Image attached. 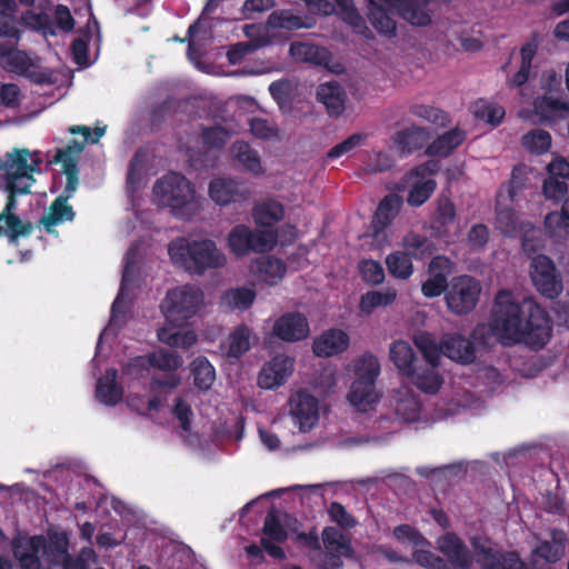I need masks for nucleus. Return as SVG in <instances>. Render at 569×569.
Returning <instances> with one entry per match:
<instances>
[{
  "label": "nucleus",
  "instance_id": "obj_62",
  "mask_svg": "<svg viewBox=\"0 0 569 569\" xmlns=\"http://www.w3.org/2000/svg\"><path fill=\"white\" fill-rule=\"evenodd\" d=\"M543 226L551 238L562 239L569 232V222L561 211L549 212L545 218Z\"/></svg>",
  "mask_w": 569,
  "mask_h": 569
},
{
  "label": "nucleus",
  "instance_id": "obj_41",
  "mask_svg": "<svg viewBox=\"0 0 569 569\" xmlns=\"http://www.w3.org/2000/svg\"><path fill=\"white\" fill-rule=\"evenodd\" d=\"M292 520L289 515H279L274 509H271L264 518L263 533L268 537L267 539L282 542L287 539L284 525L289 526Z\"/></svg>",
  "mask_w": 569,
  "mask_h": 569
},
{
  "label": "nucleus",
  "instance_id": "obj_38",
  "mask_svg": "<svg viewBox=\"0 0 569 569\" xmlns=\"http://www.w3.org/2000/svg\"><path fill=\"white\" fill-rule=\"evenodd\" d=\"M250 339L251 330L247 326L241 325L234 328L224 345L226 356L233 359L240 358L250 349Z\"/></svg>",
  "mask_w": 569,
  "mask_h": 569
},
{
  "label": "nucleus",
  "instance_id": "obj_49",
  "mask_svg": "<svg viewBox=\"0 0 569 569\" xmlns=\"http://www.w3.org/2000/svg\"><path fill=\"white\" fill-rule=\"evenodd\" d=\"M525 168H515L512 170L511 179L499 191L497 199L500 204L515 202L522 190L526 188Z\"/></svg>",
  "mask_w": 569,
  "mask_h": 569
},
{
  "label": "nucleus",
  "instance_id": "obj_46",
  "mask_svg": "<svg viewBox=\"0 0 569 569\" xmlns=\"http://www.w3.org/2000/svg\"><path fill=\"white\" fill-rule=\"evenodd\" d=\"M256 293L249 288H232L224 291L220 298L221 306L227 309L246 310L254 301Z\"/></svg>",
  "mask_w": 569,
  "mask_h": 569
},
{
  "label": "nucleus",
  "instance_id": "obj_51",
  "mask_svg": "<svg viewBox=\"0 0 569 569\" xmlns=\"http://www.w3.org/2000/svg\"><path fill=\"white\" fill-rule=\"evenodd\" d=\"M386 264L389 273L397 279L406 280L413 272L411 257L405 251H395L388 254Z\"/></svg>",
  "mask_w": 569,
  "mask_h": 569
},
{
  "label": "nucleus",
  "instance_id": "obj_13",
  "mask_svg": "<svg viewBox=\"0 0 569 569\" xmlns=\"http://www.w3.org/2000/svg\"><path fill=\"white\" fill-rule=\"evenodd\" d=\"M437 550L446 558V569H470L473 558L463 541L452 532L437 539Z\"/></svg>",
  "mask_w": 569,
  "mask_h": 569
},
{
  "label": "nucleus",
  "instance_id": "obj_5",
  "mask_svg": "<svg viewBox=\"0 0 569 569\" xmlns=\"http://www.w3.org/2000/svg\"><path fill=\"white\" fill-rule=\"evenodd\" d=\"M413 342L422 353L426 363L417 365L406 377L422 392L435 395L443 382L442 377L437 372L441 360V350L427 332L415 335Z\"/></svg>",
  "mask_w": 569,
  "mask_h": 569
},
{
  "label": "nucleus",
  "instance_id": "obj_18",
  "mask_svg": "<svg viewBox=\"0 0 569 569\" xmlns=\"http://www.w3.org/2000/svg\"><path fill=\"white\" fill-rule=\"evenodd\" d=\"M399 14V0L387 1L376 7H368V19L373 28L388 37L396 36V21L392 14Z\"/></svg>",
  "mask_w": 569,
  "mask_h": 569
},
{
  "label": "nucleus",
  "instance_id": "obj_63",
  "mask_svg": "<svg viewBox=\"0 0 569 569\" xmlns=\"http://www.w3.org/2000/svg\"><path fill=\"white\" fill-rule=\"evenodd\" d=\"M393 537L401 543H408L412 547L430 546V542L410 525H400L393 529Z\"/></svg>",
  "mask_w": 569,
  "mask_h": 569
},
{
  "label": "nucleus",
  "instance_id": "obj_57",
  "mask_svg": "<svg viewBox=\"0 0 569 569\" xmlns=\"http://www.w3.org/2000/svg\"><path fill=\"white\" fill-rule=\"evenodd\" d=\"M149 362L159 370L173 371L182 366L183 360L172 350L160 349L149 356Z\"/></svg>",
  "mask_w": 569,
  "mask_h": 569
},
{
  "label": "nucleus",
  "instance_id": "obj_32",
  "mask_svg": "<svg viewBox=\"0 0 569 569\" xmlns=\"http://www.w3.org/2000/svg\"><path fill=\"white\" fill-rule=\"evenodd\" d=\"M428 0H399V14L413 26H427L431 22Z\"/></svg>",
  "mask_w": 569,
  "mask_h": 569
},
{
  "label": "nucleus",
  "instance_id": "obj_44",
  "mask_svg": "<svg viewBox=\"0 0 569 569\" xmlns=\"http://www.w3.org/2000/svg\"><path fill=\"white\" fill-rule=\"evenodd\" d=\"M193 383L201 390L211 388L216 380V370L204 357H197L190 365Z\"/></svg>",
  "mask_w": 569,
  "mask_h": 569
},
{
  "label": "nucleus",
  "instance_id": "obj_3",
  "mask_svg": "<svg viewBox=\"0 0 569 569\" xmlns=\"http://www.w3.org/2000/svg\"><path fill=\"white\" fill-rule=\"evenodd\" d=\"M40 164L41 159L28 149L14 148L0 158V190L8 193V210L17 206V196L31 192Z\"/></svg>",
  "mask_w": 569,
  "mask_h": 569
},
{
  "label": "nucleus",
  "instance_id": "obj_33",
  "mask_svg": "<svg viewBox=\"0 0 569 569\" xmlns=\"http://www.w3.org/2000/svg\"><path fill=\"white\" fill-rule=\"evenodd\" d=\"M429 140L427 129L418 126H411L405 130L397 132L393 142L402 152H411L420 149Z\"/></svg>",
  "mask_w": 569,
  "mask_h": 569
},
{
  "label": "nucleus",
  "instance_id": "obj_37",
  "mask_svg": "<svg viewBox=\"0 0 569 569\" xmlns=\"http://www.w3.org/2000/svg\"><path fill=\"white\" fill-rule=\"evenodd\" d=\"M466 139L465 131L456 128L439 136L427 149L430 156L446 157Z\"/></svg>",
  "mask_w": 569,
  "mask_h": 569
},
{
  "label": "nucleus",
  "instance_id": "obj_6",
  "mask_svg": "<svg viewBox=\"0 0 569 569\" xmlns=\"http://www.w3.org/2000/svg\"><path fill=\"white\" fill-rule=\"evenodd\" d=\"M203 306V292L191 284L177 287L168 291L161 307L167 323L181 327L198 313Z\"/></svg>",
  "mask_w": 569,
  "mask_h": 569
},
{
  "label": "nucleus",
  "instance_id": "obj_10",
  "mask_svg": "<svg viewBox=\"0 0 569 569\" xmlns=\"http://www.w3.org/2000/svg\"><path fill=\"white\" fill-rule=\"evenodd\" d=\"M63 172L67 176V184L64 189L66 197H58L50 206L49 212L41 218V223L51 232L52 227L63 221H71L73 219V211L67 204V199L76 191L78 186V168L77 161H67L63 166Z\"/></svg>",
  "mask_w": 569,
  "mask_h": 569
},
{
  "label": "nucleus",
  "instance_id": "obj_12",
  "mask_svg": "<svg viewBox=\"0 0 569 569\" xmlns=\"http://www.w3.org/2000/svg\"><path fill=\"white\" fill-rule=\"evenodd\" d=\"M208 194L216 204L228 206L249 199L251 191L240 180L230 177H217L209 182Z\"/></svg>",
  "mask_w": 569,
  "mask_h": 569
},
{
  "label": "nucleus",
  "instance_id": "obj_39",
  "mask_svg": "<svg viewBox=\"0 0 569 569\" xmlns=\"http://www.w3.org/2000/svg\"><path fill=\"white\" fill-rule=\"evenodd\" d=\"M117 370L109 369L97 382V398L106 405H116L122 397V389L116 383Z\"/></svg>",
  "mask_w": 569,
  "mask_h": 569
},
{
  "label": "nucleus",
  "instance_id": "obj_17",
  "mask_svg": "<svg viewBox=\"0 0 569 569\" xmlns=\"http://www.w3.org/2000/svg\"><path fill=\"white\" fill-rule=\"evenodd\" d=\"M316 99L323 104L330 117H339L346 109L347 93L342 86L336 81L318 86Z\"/></svg>",
  "mask_w": 569,
  "mask_h": 569
},
{
  "label": "nucleus",
  "instance_id": "obj_31",
  "mask_svg": "<svg viewBox=\"0 0 569 569\" xmlns=\"http://www.w3.org/2000/svg\"><path fill=\"white\" fill-rule=\"evenodd\" d=\"M402 206V198L398 194H387L379 203L373 220L376 231H381L388 227L398 216Z\"/></svg>",
  "mask_w": 569,
  "mask_h": 569
},
{
  "label": "nucleus",
  "instance_id": "obj_19",
  "mask_svg": "<svg viewBox=\"0 0 569 569\" xmlns=\"http://www.w3.org/2000/svg\"><path fill=\"white\" fill-rule=\"evenodd\" d=\"M438 348L441 356L445 355L459 363H471L476 358L473 343L460 335L445 337Z\"/></svg>",
  "mask_w": 569,
  "mask_h": 569
},
{
  "label": "nucleus",
  "instance_id": "obj_16",
  "mask_svg": "<svg viewBox=\"0 0 569 569\" xmlns=\"http://www.w3.org/2000/svg\"><path fill=\"white\" fill-rule=\"evenodd\" d=\"M290 413L300 431H309L318 422V401L308 392L298 391L290 398Z\"/></svg>",
  "mask_w": 569,
  "mask_h": 569
},
{
  "label": "nucleus",
  "instance_id": "obj_1",
  "mask_svg": "<svg viewBox=\"0 0 569 569\" xmlns=\"http://www.w3.org/2000/svg\"><path fill=\"white\" fill-rule=\"evenodd\" d=\"M491 331L502 345L523 342L540 348L550 337L551 322L532 300L518 301L510 291L501 290L496 297Z\"/></svg>",
  "mask_w": 569,
  "mask_h": 569
},
{
  "label": "nucleus",
  "instance_id": "obj_35",
  "mask_svg": "<svg viewBox=\"0 0 569 569\" xmlns=\"http://www.w3.org/2000/svg\"><path fill=\"white\" fill-rule=\"evenodd\" d=\"M353 381H366L376 383L380 375V362L378 358L370 353L365 352L353 361Z\"/></svg>",
  "mask_w": 569,
  "mask_h": 569
},
{
  "label": "nucleus",
  "instance_id": "obj_15",
  "mask_svg": "<svg viewBox=\"0 0 569 569\" xmlns=\"http://www.w3.org/2000/svg\"><path fill=\"white\" fill-rule=\"evenodd\" d=\"M437 171L436 162H428L415 168L410 174L409 179L417 178L416 181L412 182V186L409 190L407 202L412 207H419L423 204L433 193L437 183L433 179H426L425 176L427 173H433Z\"/></svg>",
  "mask_w": 569,
  "mask_h": 569
},
{
  "label": "nucleus",
  "instance_id": "obj_4",
  "mask_svg": "<svg viewBox=\"0 0 569 569\" xmlns=\"http://www.w3.org/2000/svg\"><path fill=\"white\" fill-rule=\"evenodd\" d=\"M152 202L180 219H191L201 209L194 184L178 172H169L154 182Z\"/></svg>",
  "mask_w": 569,
  "mask_h": 569
},
{
  "label": "nucleus",
  "instance_id": "obj_52",
  "mask_svg": "<svg viewBox=\"0 0 569 569\" xmlns=\"http://www.w3.org/2000/svg\"><path fill=\"white\" fill-rule=\"evenodd\" d=\"M535 112L540 116L542 120H553L558 116L569 111V104L552 97L538 98L535 101Z\"/></svg>",
  "mask_w": 569,
  "mask_h": 569
},
{
  "label": "nucleus",
  "instance_id": "obj_22",
  "mask_svg": "<svg viewBox=\"0 0 569 569\" xmlns=\"http://www.w3.org/2000/svg\"><path fill=\"white\" fill-rule=\"evenodd\" d=\"M348 346V335L342 330L331 329L313 341L312 349L318 357H332L343 352Z\"/></svg>",
  "mask_w": 569,
  "mask_h": 569
},
{
  "label": "nucleus",
  "instance_id": "obj_11",
  "mask_svg": "<svg viewBox=\"0 0 569 569\" xmlns=\"http://www.w3.org/2000/svg\"><path fill=\"white\" fill-rule=\"evenodd\" d=\"M530 277L537 290L549 299H553L562 291V282L550 258L537 254L532 258Z\"/></svg>",
  "mask_w": 569,
  "mask_h": 569
},
{
  "label": "nucleus",
  "instance_id": "obj_60",
  "mask_svg": "<svg viewBox=\"0 0 569 569\" xmlns=\"http://www.w3.org/2000/svg\"><path fill=\"white\" fill-rule=\"evenodd\" d=\"M420 403L418 399L410 393H405L395 405L396 415L403 421H415L418 418Z\"/></svg>",
  "mask_w": 569,
  "mask_h": 569
},
{
  "label": "nucleus",
  "instance_id": "obj_45",
  "mask_svg": "<svg viewBox=\"0 0 569 569\" xmlns=\"http://www.w3.org/2000/svg\"><path fill=\"white\" fill-rule=\"evenodd\" d=\"M177 327L164 326L158 330V338L171 347L188 349L197 341V336L191 330H178Z\"/></svg>",
  "mask_w": 569,
  "mask_h": 569
},
{
  "label": "nucleus",
  "instance_id": "obj_23",
  "mask_svg": "<svg viewBox=\"0 0 569 569\" xmlns=\"http://www.w3.org/2000/svg\"><path fill=\"white\" fill-rule=\"evenodd\" d=\"M46 548V539L40 536L20 540L14 545L13 553L22 569H40L38 553Z\"/></svg>",
  "mask_w": 569,
  "mask_h": 569
},
{
  "label": "nucleus",
  "instance_id": "obj_61",
  "mask_svg": "<svg viewBox=\"0 0 569 569\" xmlns=\"http://www.w3.org/2000/svg\"><path fill=\"white\" fill-rule=\"evenodd\" d=\"M472 112L476 118L485 120L492 126L499 124L505 117V109L502 107L486 101L476 102L472 106Z\"/></svg>",
  "mask_w": 569,
  "mask_h": 569
},
{
  "label": "nucleus",
  "instance_id": "obj_48",
  "mask_svg": "<svg viewBox=\"0 0 569 569\" xmlns=\"http://www.w3.org/2000/svg\"><path fill=\"white\" fill-rule=\"evenodd\" d=\"M283 207L274 200L263 201L253 209V218L257 224L270 227L283 218Z\"/></svg>",
  "mask_w": 569,
  "mask_h": 569
},
{
  "label": "nucleus",
  "instance_id": "obj_26",
  "mask_svg": "<svg viewBox=\"0 0 569 569\" xmlns=\"http://www.w3.org/2000/svg\"><path fill=\"white\" fill-rule=\"evenodd\" d=\"M250 270L260 280L269 284H276L286 273V266L280 259L273 257H261L256 259Z\"/></svg>",
  "mask_w": 569,
  "mask_h": 569
},
{
  "label": "nucleus",
  "instance_id": "obj_59",
  "mask_svg": "<svg viewBox=\"0 0 569 569\" xmlns=\"http://www.w3.org/2000/svg\"><path fill=\"white\" fill-rule=\"evenodd\" d=\"M409 110L410 113L415 117H418L438 127H445L449 122L447 114L433 106L412 104Z\"/></svg>",
  "mask_w": 569,
  "mask_h": 569
},
{
  "label": "nucleus",
  "instance_id": "obj_40",
  "mask_svg": "<svg viewBox=\"0 0 569 569\" xmlns=\"http://www.w3.org/2000/svg\"><path fill=\"white\" fill-rule=\"evenodd\" d=\"M16 206L8 210V203L2 213H0V234L7 233L11 240H17L21 236L31 232L32 226L24 223L18 216L13 213Z\"/></svg>",
  "mask_w": 569,
  "mask_h": 569
},
{
  "label": "nucleus",
  "instance_id": "obj_20",
  "mask_svg": "<svg viewBox=\"0 0 569 569\" xmlns=\"http://www.w3.org/2000/svg\"><path fill=\"white\" fill-rule=\"evenodd\" d=\"M273 332L282 340L297 341L308 336L309 327L303 316L289 313L276 321Z\"/></svg>",
  "mask_w": 569,
  "mask_h": 569
},
{
  "label": "nucleus",
  "instance_id": "obj_27",
  "mask_svg": "<svg viewBox=\"0 0 569 569\" xmlns=\"http://www.w3.org/2000/svg\"><path fill=\"white\" fill-rule=\"evenodd\" d=\"M431 226L442 237H448L457 230L456 208L448 198H440L438 200Z\"/></svg>",
  "mask_w": 569,
  "mask_h": 569
},
{
  "label": "nucleus",
  "instance_id": "obj_54",
  "mask_svg": "<svg viewBox=\"0 0 569 569\" xmlns=\"http://www.w3.org/2000/svg\"><path fill=\"white\" fill-rule=\"evenodd\" d=\"M341 19L361 33H370L362 16L358 12L352 0H335Z\"/></svg>",
  "mask_w": 569,
  "mask_h": 569
},
{
  "label": "nucleus",
  "instance_id": "obj_29",
  "mask_svg": "<svg viewBox=\"0 0 569 569\" xmlns=\"http://www.w3.org/2000/svg\"><path fill=\"white\" fill-rule=\"evenodd\" d=\"M470 543L475 550L477 561L483 569H501V556L493 547L491 540L485 537H472Z\"/></svg>",
  "mask_w": 569,
  "mask_h": 569
},
{
  "label": "nucleus",
  "instance_id": "obj_21",
  "mask_svg": "<svg viewBox=\"0 0 569 569\" xmlns=\"http://www.w3.org/2000/svg\"><path fill=\"white\" fill-rule=\"evenodd\" d=\"M379 392L376 383L366 381H352L347 399L350 405L360 412H367L378 403Z\"/></svg>",
  "mask_w": 569,
  "mask_h": 569
},
{
  "label": "nucleus",
  "instance_id": "obj_42",
  "mask_svg": "<svg viewBox=\"0 0 569 569\" xmlns=\"http://www.w3.org/2000/svg\"><path fill=\"white\" fill-rule=\"evenodd\" d=\"M401 246L405 249V252L411 258H425L430 256L435 250V246L431 240L415 231H408L405 234Z\"/></svg>",
  "mask_w": 569,
  "mask_h": 569
},
{
  "label": "nucleus",
  "instance_id": "obj_55",
  "mask_svg": "<svg viewBox=\"0 0 569 569\" xmlns=\"http://www.w3.org/2000/svg\"><path fill=\"white\" fill-rule=\"evenodd\" d=\"M565 539L560 535H553L552 541L540 543L533 551L535 556L543 559L546 562L553 563L560 560L565 555Z\"/></svg>",
  "mask_w": 569,
  "mask_h": 569
},
{
  "label": "nucleus",
  "instance_id": "obj_64",
  "mask_svg": "<svg viewBox=\"0 0 569 569\" xmlns=\"http://www.w3.org/2000/svg\"><path fill=\"white\" fill-rule=\"evenodd\" d=\"M232 132L221 126L202 129V140L211 148H222L231 138Z\"/></svg>",
  "mask_w": 569,
  "mask_h": 569
},
{
  "label": "nucleus",
  "instance_id": "obj_9",
  "mask_svg": "<svg viewBox=\"0 0 569 569\" xmlns=\"http://www.w3.org/2000/svg\"><path fill=\"white\" fill-rule=\"evenodd\" d=\"M481 292L478 280L470 276H460L451 281L446 295L448 308L456 315L470 312L477 305Z\"/></svg>",
  "mask_w": 569,
  "mask_h": 569
},
{
  "label": "nucleus",
  "instance_id": "obj_58",
  "mask_svg": "<svg viewBox=\"0 0 569 569\" xmlns=\"http://www.w3.org/2000/svg\"><path fill=\"white\" fill-rule=\"evenodd\" d=\"M521 143L528 151L540 154L549 149L551 137L545 130L535 129L522 137Z\"/></svg>",
  "mask_w": 569,
  "mask_h": 569
},
{
  "label": "nucleus",
  "instance_id": "obj_50",
  "mask_svg": "<svg viewBox=\"0 0 569 569\" xmlns=\"http://www.w3.org/2000/svg\"><path fill=\"white\" fill-rule=\"evenodd\" d=\"M397 299V290L388 288L385 291H369L361 297L359 308L370 315L378 307H387Z\"/></svg>",
  "mask_w": 569,
  "mask_h": 569
},
{
  "label": "nucleus",
  "instance_id": "obj_8",
  "mask_svg": "<svg viewBox=\"0 0 569 569\" xmlns=\"http://www.w3.org/2000/svg\"><path fill=\"white\" fill-rule=\"evenodd\" d=\"M276 243L277 234L272 230L251 229L244 224L233 227L228 234V247L237 257L268 252Z\"/></svg>",
  "mask_w": 569,
  "mask_h": 569
},
{
  "label": "nucleus",
  "instance_id": "obj_25",
  "mask_svg": "<svg viewBox=\"0 0 569 569\" xmlns=\"http://www.w3.org/2000/svg\"><path fill=\"white\" fill-rule=\"evenodd\" d=\"M290 56L299 62H307L315 66H328L331 60L327 49L307 42H295L289 49Z\"/></svg>",
  "mask_w": 569,
  "mask_h": 569
},
{
  "label": "nucleus",
  "instance_id": "obj_53",
  "mask_svg": "<svg viewBox=\"0 0 569 569\" xmlns=\"http://www.w3.org/2000/svg\"><path fill=\"white\" fill-rule=\"evenodd\" d=\"M250 132L261 140H280L282 138V131L274 121L253 117L249 120Z\"/></svg>",
  "mask_w": 569,
  "mask_h": 569
},
{
  "label": "nucleus",
  "instance_id": "obj_34",
  "mask_svg": "<svg viewBox=\"0 0 569 569\" xmlns=\"http://www.w3.org/2000/svg\"><path fill=\"white\" fill-rule=\"evenodd\" d=\"M269 92L282 112L291 110L292 102L298 96V83L295 80L281 79L269 86Z\"/></svg>",
  "mask_w": 569,
  "mask_h": 569
},
{
  "label": "nucleus",
  "instance_id": "obj_43",
  "mask_svg": "<svg viewBox=\"0 0 569 569\" xmlns=\"http://www.w3.org/2000/svg\"><path fill=\"white\" fill-rule=\"evenodd\" d=\"M134 257H136V248H130L126 254V262H124V268H123V273H122V281H121V288H120V291L112 305V317H111V322H116L118 317H119V313H123L124 312V292L127 290V287L131 280V276H132V272H133V264H134Z\"/></svg>",
  "mask_w": 569,
  "mask_h": 569
},
{
  "label": "nucleus",
  "instance_id": "obj_24",
  "mask_svg": "<svg viewBox=\"0 0 569 569\" xmlns=\"http://www.w3.org/2000/svg\"><path fill=\"white\" fill-rule=\"evenodd\" d=\"M230 151L233 160L242 170L253 176H260L264 172L258 151L251 148L247 142L236 141L231 146Z\"/></svg>",
  "mask_w": 569,
  "mask_h": 569
},
{
  "label": "nucleus",
  "instance_id": "obj_2",
  "mask_svg": "<svg viewBox=\"0 0 569 569\" xmlns=\"http://www.w3.org/2000/svg\"><path fill=\"white\" fill-rule=\"evenodd\" d=\"M168 254L176 267L191 276H203L209 270L221 269L227 264L223 251L208 238H176L168 244Z\"/></svg>",
  "mask_w": 569,
  "mask_h": 569
},
{
  "label": "nucleus",
  "instance_id": "obj_14",
  "mask_svg": "<svg viewBox=\"0 0 569 569\" xmlns=\"http://www.w3.org/2000/svg\"><path fill=\"white\" fill-rule=\"evenodd\" d=\"M295 370V359L286 355H277L266 362L259 371L257 383L262 389H274L282 386Z\"/></svg>",
  "mask_w": 569,
  "mask_h": 569
},
{
  "label": "nucleus",
  "instance_id": "obj_7",
  "mask_svg": "<svg viewBox=\"0 0 569 569\" xmlns=\"http://www.w3.org/2000/svg\"><path fill=\"white\" fill-rule=\"evenodd\" d=\"M0 64L3 69L43 84L53 83V72L41 66L40 58L18 50L11 43L0 44Z\"/></svg>",
  "mask_w": 569,
  "mask_h": 569
},
{
  "label": "nucleus",
  "instance_id": "obj_30",
  "mask_svg": "<svg viewBox=\"0 0 569 569\" xmlns=\"http://www.w3.org/2000/svg\"><path fill=\"white\" fill-rule=\"evenodd\" d=\"M389 358L403 376H407L417 366L413 349L405 340H396L390 345Z\"/></svg>",
  "mask_w": 569,
  "mask_h": 569
},
{
  "label": "nucleus",
  "instance_id": "obj_56",
  "mask_svg": "<svg viewBox=\"0 0 569 569\" xmlns=\"http://www.w3.org/2000/svg\"><path fill=\"white\" fill-rule=\"evenodd\" d=\"M537 52V44L529 42L525 44L521 50V66L519 71L513 76L512 79L508 81L510 87H520L522 86L529 78L531 62Z\"/></svg>",
  "mask_w": 569,
  "mask_h": 569
},
{
  "label": "nucleus",
  "instance_id": "obj_47",
  "mask_svg": "<svg viewBox=\"0 0 569 569\" xmlns=\"http://www.w3.org/2000/svg\"><path fill=\"white\" fill-rule=\"evenodd\" d=\"M310 27V23L303 21L301 17L293 14L290 10L273 11L266 21L267 29L297 30Z\"/></svg>",
  "mask_w": 569,
  "mask_h": 569
},
{
  "label": "nucleus",
  "instance_id": "obj_36",
  "mask_svg": "<svg viewBox=\"0 0 569 569\" xmlns=\"http://www.w3.org/2000/svg\"><path fill=\"white\" fill-rule=\"evenodd\" d=\"M51 548L57 551L59 563L71 565L74 569H88L89 565L96 561V553L91 548H83L77 560H72L67 551V539L64 537L58 538Z\"/></svg>",
  "mask_w": 569,
  "mask_h": 569
},
{
  "label": "nucleus",
  "instance_id": "obj_28",
  "mask_svg": "<svg viewBox=\"0 0 569 569\" xmlns=\"http://www.w3.org/2000/svg\"><path fill=\"white\" fill-rule=\"evenodd\" d=\"M322 542L327 552L337 558L332 562V567H340L342 563L339 560L341 556H349L351 552L350 543L347 537L333 527H326L322 530Z\"/></svg>",
  "mask_w": 569,
  "mask_h": 569
}]
</instances>
